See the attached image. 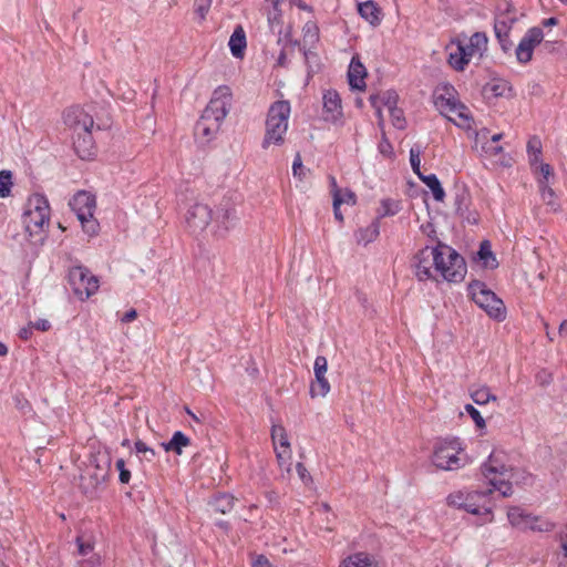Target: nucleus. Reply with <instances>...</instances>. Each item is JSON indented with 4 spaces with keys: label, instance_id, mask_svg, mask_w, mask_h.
Returning <instances> with one entry per match:
<instances>
[{
    "label": "nucleus",
    "instance_id": "59",
    "mask_svg": "<svg viewBox=\"0 0 567 567\" xmlns=\"http://www.w3.org/2000/svg\"><path fill=\"white\" fill-rule=\"evenodd\" d=\"M341 199L336 196V199H333V214L337 220L340 223L343 221V215L340 210Z\"/></svg>",
    "mask_w": 567,
    "mask_h": 567
},
{
    "label": "nucleus",
    "instance_id": "4",
    "mask_svg": "<svg viewBox=\"0 0 567 567\" xmlns=\"http://www.w3.org/2000/svg\"><path fill=\"white\" fill-rule=\"evenodd\" d=\"M111 456L106 453H97L90 457V462L80 477V488L86 496L94 497L106 483L111 472Z\"/></svg>",
    "mask_w": 567,
    "mask_h": 567
},
{
    "label": "nucleus",
    "instance_id": "10",
    "mask_svg": "<svg viewBox=\"0 0 567 567\" xmlns=\"http://www.w3.org/2000/svg\"><path fill=\"white\" fill-rule=\"evenodd\" d=\"M473 301L486 313L498 321L506 317V308L502 299H499L485 284L475 281L470 286Z\"/></svg>",
    "mask_w": 567,
    "mask_h": 567
},
{
    "label": "nucleus",
    "instance_id": "47",
    "mask_svg": "<svg viewBox=\"0 0 567 567\" xmlns=\"http://www.w3.org/2000/svg\"><path fill=\"white\" fill-rule=\"evenodd\" d=\"M465 411L472 417L477 427L483 429L485 426V420L476 408L472 404H466Z\"/></svg>",
    "mask_w": 567,
    "mask_h": 567
},
{
    "label": "nucleus",
    "instance_id": "57",
    "mask_svg": "<svg viewBox=\"0 0 567 567\" xmlns=\"http://www.w3.org/2000/svg\"><path fill=\"white\" fill-rule=\"evenodd\" d=\"M292 172H293L295 176H298L300 178L303 175V165H302L301 157L299 154L296 156V158L293 161Z\"/></svg>",
    "mask_w": 567,
    "mask_h": 567
},
{
    "label": "nucleus",
    "instance_id": "58",
    "mask_svg": "<svg viewBox=\"0 0 567 567\" xmlns=\"http://www.w3.org/2000/svg\"><path fill=\"white\" fill-rule=\"evenodd\" d=\"M379 150L383 155H391L393 152L392 145L384 136V132H382V141L379 145Z\"/></svg>",
    "mask_w": 567,
    "mask_h": 567
},
{
    "label": "nucleus",
    "instance_id": "27",
    "mask_svg": "<svg viewBox=\"0 0 567 567\" xmlns=\"http://www.w3.org/2000/svg\"><path fill=\"white\" fill-rule=\"evenodd\" d=\"M380 234L379 217H377L369 226L360 228L355 233L358 244L368 245L374 241Z\"/></svg>",
    "mask_w": 567,
    "mask_h": 567
},
{
    "label": "nucleus",
    "instance_id": "64",
    "mask_svg": "<svg viewBox=\"0 0 567 567\" xmlns=\"http://www.w3.org/2000/svg\"><path fill=\"white\" fill-rule=\"evenodd\" d=\"M559 336L566 337L567 336V320H564L559 326Z\"/></svg>",
    "mask_w": 567,
    "mask_h": 567
},
{
    "label": "nucleus",
    "instance_id": "56",
    "mask_svg": "<svg viewBox=\"0 0 567 567\" xmlns=\"http://www.w3.org/2000/svg\"><path fill=\"white\" fill-rule=\"evenodd\" d=\"M251 567H275L264 555L256 556L251 561Z\"/></svg>",
    "mask_w": 567,
    "mask_h": 567
},
{
    "label": "nucleus",
    "instance_id": "39",
    "mask_svg": "<svg viewBox=\"0 0 567 567\" xmlns=\"http://www.w3.org/2000/svg\"><path fill=\"white\" fill-rule=\"evenodd\" d=\"M303 41L309 44H315L319 40V29L312 21L305 23L302 28Z\"/></svg>",
    "mask_w": 567,
    "mask_h": 567
},
{
    "label": "nucleus",
    "instance_id": "38",
    "mask_svg": "<svg viewBox=\"0 0 567 567\" xmlns=\"http://www.w3.org/2000/svg\"><path fill=\"white\" fill-rule=\"evenodd\" d=\"M542 199L547 206H550L554 212L559 209V204L555 190L545 182L539 186Z\"/></svg>",
    "mask_w": 567,
    "mask_h": 567
},
{
    "label": "nucleus",
    "instance_id": "25",
    "mask_svg": "<svg viewBox=\"0 0 567 567\" xmlns=\"http://www.w3.org/2000/svg\"><path fill=\"white\" fill-rule=\"evenodd\" d=\"M359 14L372 25L381 22V9L373 0H368L358 6Z\"/></svg>",
    "mask_w": 567,
    "mask_h": 567
},
{
    "label": "nucleus",
    "instance_id": "55",
    "mask_svg": "<svg viewBox=\"0 0 567 567\" xmlns=\"http://www.w3.org/2000/svg\"><path fill=\"white\" fill-rule=\"evenodd\" d=\"M296 470H297L298 476L305 484H309L312 482L311 475L309 474L308 470L306 468V466L302 463H300V462L297 463Z\"/></svg>",
    "mask_w": 567,
    "mask_h": 567
},
{
    "label": "nucleus",
    "instance_id": "19",
    "mask_svg": "<svg viewBox=\"0 0 567 567\" xmlns=\"http://www.w3.org/2000/svg\"><path fill=\"white\" fill-rule=\"evenodd\" d=\"M95 205V197L85 190L78 192L70 200V206L80 221L93 217Z\"/></svg>",
    "mask_w": 567,
    "mask_h": 567
},
{
    "label": "nucleus",
    "instance_id": "40",
    "mask_svg": "<svg viewBox=\"0 0 567 567\" xmlns=\"http://www.w3.org/2000/svg\"><path fill=\"white\" fill-rule=\"evenodd\" d=\"M534 173L540 174V178L538 179V185L542 186V184L545 182L547 185H549V178L554 177V169L548 163L540 162L536 165V167H532Z\"/></svg>",
    "mask_w": 567,
    "mask_h": 567
},
{
    "label": "nucleus",
    "instance_id": "49",
    "mask_svg": "<svg viewBox=\"0 0 567 567\" xmlns=\"http://www.w3.org/2000/svg\"><path fill=\"white\" fill-rule=\"evenodd\" d=\"M115 466L120 472V482L122 484H127L131 480V472L125 467V461L123 458H118L115 463Z\"/></svg>",
    "mask_w": 567,
    "mask_h": 567
},
{
    "label": "nucleus",
    "instance_id": "62",
    "mask_svg": "<svg viewBox=\"0 0 567 567\" xmlns=\"http://www.w3.org/2000/svg\"><path fill=\"white\" fill-rule=\"evenodd\" d=\"M291 6L298 7L300 10L312 12V8L305 3L302 0H289Z\"/></svg>",
    "mask_w": 567,
    "mask_h": 567
},
{
    "label": "nucleus",
    "instance_id": "61",
    "mask_svg": "<svg viewBox=\"0 0 567 567\" xmlns=\"http://www.w3.org/2000/svg\"><path fill=\"white\" fill-rule=\"evenodd\" d=\"M33 328L40 331H48L51 328V324L45 319H39L33 323Z\"/></svg>",
    "mask_w": 567,
    "mask_h": 567
},
{
    "label": "nucleus",
    "instance_id": "9",
    "mask_svg": "<svg viewBox=\"0 0 567 567\" xmlns=\"http://www.w3.org/2000/svg\"><path fill=\"white\" fill-rule=\"evenodd\" d=\"M507 518L514 528L522 532L550 533L556 528V523L543 516L534 515L519 506L509 507Z\"/></svg>",
    "mask_w": 567,
    "mask_h": 567
},
{
    "label": "nucleus",
    "instance_id": "48",
    "mask_svg": "<svg viewBox=\"0 0 567 567\" xmlns=\"http://www.w3.org/2000/svg\"><path fill=\"white\" fill-rule=\"evenodd\" d=\"M369 101L371 105L375 109L377 117H378V126L383 132L384 130V117L382 114V106L379 104V96L378 95H370Z\"/></svg>",
    "mask_w": 567,
    "mask_h": 567
},
{
    "label": "nucleus",
    "instance_id": "45",
    "mask_svg": "<svg viewBox=\"0 0 567 567\" xmlns=\"http://www.w3.org/2000/svg\"><path fill=\"white\" fill-rule=\"evenodd\" d=\"M398 212H399V205L396 202H393L391 199H383L381 202V212H380L379 218L384 217V216L395 215Z\"/></svg>",
    "mask_w": 567,
    "mask_h": 567
},
{
    "label": "nucleus",
    "instance_id": "17",
    "mask_svg": "<svg viewBox=\"0 0 567 567\" xmlns=\"http://www.w3.org/2000/svg\"><path fill=\"white\" fill-rule=\"evenodd\" d=\"M544 33L540 28H532L519 41L515 54L519 63L526 64L533 58L534 49L542 43Z\"/></svg>",
    "mask_w": 567,
    "mask_h": 567
},
{
    "label": "nucleus",
    "instance_id": "8",
    "mask_svg": "<svg viewBox=\"0 0 567 567\" xmlns=\"http://www.w3.org/2000/svg\"><path fill=\"white\" fill-rule=\"evenodd\" d=\"M50 206L45 196L33 194L28 198L23 225L30 236L39 235L49 227Z\"/></svg>",
    "mask_w": 567,
    "mask_h": 567
},
{
    "label": "nucleus",
    "instance_id": "28",
    "mask_svg": "<svg viewBox=\"0 0 567 567\" xmlns=\"http://www.w3.org/2000/svg\"><path fill=\"white\" fill-rule=\"evenodd\" d=\"M190 444V440L183 432L177 431L173 434L168 442H163L161 445L166 452H174L177 455L182 454L183 447Z\"/></svg>",
    "mask_w": 567,
    "mask_h": 567
},
{
    "label": "nucleus",
    "instance_id": "50",
    "mask_svg": "<svg viewBox=\"0 0 567 567\" xmlns=\"http://www.w3.org/2000/svg\"><path fill=\"white\" fill-rule=\"evenodd\" d=\"M213 0H195V12L204 20L209 11Z\"/></svg>",
    "mask_w": 567,
    "mask_h": 567
},
{
    "label": "nucleus",
    "instance_id": "51",
    "mask_svg": "<svg viewBox=\"0 0 567 567\" xmlns=\"http://www.w3.org/2000/svg\"><path fill=\"white\" fill-rule=\"evenodd\" d=\"M327 370H328V361H327L326 357L318 355L316 358L315 364H313L315 374L327 373Z\"/></svg>",
    "mask_w": 567,
    "mask_h": 567
},
{
    "label": "nucleus",
    "instance_id": "63",
    "mask_svg": "<svg viewBox=\"0 0 567 567\" xmlns=\"http://www.w3.org/2000/svg\"><path fill=\"white\" fill-rule=\"evenodd\" d=\"M136 317H137V312H136V310H135V309H131V310H128V311H127V312L122 317V319H121V320H122V322L127 323V322H131V321L135 320V319H136Z\"/></svg>",
    "mask_w": 567,
    "mask_h": 567
},
{
    "label": "nucleus",
    "instance_id": "15",
    "mask_svg": "<svg viewBox=\"0 0 567 567\" xmlns=\"http://www.w3.org/2000/svg\"><path fill=\"white\" fill-rule=\"evenodd\" d=\"M63 123L73 135L92 130L94 120L84 109L80 106H71L63 112Z\"/></svg>",
    "mask_w": 567,
    "mask_h": 567
},
{
    "label": "nucleus",
    "instance_id": "30",
    "mask_svg": "<svg viewBox=\"0 0 567 567\" xmlns=\"http://www.w3.org/2000/svg\"><path fill=\"white\" fill-rule=\"evenodd\" d=\"M468 54L470 53L465 52V48L463 44H461V43L457 44V47L455 48V51L450 52V55H449L450 65L457 71H462L471 60Z\"/></svg>",
    "mask_w": 567,
    "mask_h": 567
},
{
    "label": "nucleus",
    "instance_id": "18",
    "mask_svg": "<svg viewBox=\"0 0 567 567\" xmlns=\"http://www.w3.org/2000/svg\"><path fill=\"white\" fill-rule=\"evenodd\" d=\"M285 0H265L262 13L267 18V23L272 33L279 35L278 42L281 41L280 35L284 31V13L282 4Z\"/></svg>",
    "mask_w": 567,
    "mask_h": 567
},
{
    "label": "nucleus",
    "instance_id": "5",
    "mask_svg": "<svg viewBox=\"0 0 567 567\" xmlns=\"http://www.w3.org/2000/svg\"><path fill=\"white\" fill-rule=\"evenodd\" d=\"M290 104L288 101H277L269 107L266 118V133L262 140V148L270 145H281L288 130Z\"/></svg>",
    "mask_w": 567,
    "mask_h": 567
},
{
    "label": "nucleus",
    "instance_id": "3",
    "mask_svg": "<svg viewBox=\"0 0 567 567\" xmlns=\"http://www.w3.org/2000/svg\"><path fill=\"white\" fill-rule=\"evenodd\" d=\"M493 489L487 491H466L460 489L447 495L446 504L451 507L463 509L470 514L484 516V523H491L494 519L493 504L491 494Z\"/></svg>",
    "mask_w": 567,
    "mask_h": 567
},
{
    "label": "nucleus",
    "instance_id": "26",
    "mask_svg": "<svg viewBox=\"0 0 567 567\" xmlns=\"http://www.w3.org/2000/svg\"><path fill=\"white\" fill-rule=\"evenodd\" d=\"M465 52L470 53V59L474 55H482L483 52L487 49V37L483 32H475L467 44L464 45Z\"/></svg>",
    "mask_w": 567,
    "mask_h": 567
},
{
    "label": "nucleus",
    "instance_id": "20",
    "mask_svg": "<svg viewBox=\"0 0 567 567\" xmlns=\"http://www.w3.org/2000/svg\"><path fill=\"white\" fill-rule=\"evenodd\" d=\"M322 100L324 121L332 123L340 121L343 116L340 94L336 90L330 89L323 93Z\"/></svg>",
    "mask_w": 567,
    "mask_h": 567
},
{
    "label": "nucleus",
    "instance_id": "14",
    "mask_svg": "<svg viewBox=\"0 0 567 567\" xmlns=\"http://www.w3.org/2000/svg\"><path fill=\"white\" fill-rule=\"evenodd\" d=\"M236 220V209L229 199H224L213 210V225L214 233L217 236H225L231 227H234Z\"/></svg>",
    "mask_w": 567,
    "mask_h": 567
},
{
    "label": "nucleus",
    "instance_id": "6",
    "mask_svg": "<svg viewBox=\"0 0 567 567\" xmlns=\"http://www.w3.org/2000/svg\"><path fill=\"white\" fill-rule=\"evenodd\" d=\"M502 453H491L487 462L482 465V473L488 481L493 491H498L503 497H509L513 494L511 484L512 468L503 462Z\"/></svg>",
    "mask_w": 567,
    "mask_h": 567
},
{
    "label": "nucleus",
    "instance_id": "42",
    "mask_svg": "<svg viewBox=\"0 0 567 567\" xmlns=\"http://www.w3.org/2000/svg\"><path fill=\"white\" fill-rule=\"evenodd\" d=\"M12 187V174L10 171L0 172V197L4 198L10 195Z\"/></svg>",
    "mask_w": 567,
    "mask_h": 567
},
{
    "label": "nucleus",
    "instance_id": "23",
    "mask_svg": "<svg viewBox=\"0 0 567 567\" xmlns=\"http://www.w3.org/2000/svg\"><path fill=\"white\" fill-rule=\"evenodd\" d=\"M367 71L364 65L360 62L359 58L353 56L349 70H348V80L349 84L352 89L355 90H364L365 89V79Z\"/></svg>",
    "mask_w": 567,
    "mask_h": 567
},
{
    "label": "nucleus",
    "instance_id": "60",
    "mask_svg": "<svg viewBox=\"0 0 567 567\" xmlns=\"http://www.w3.org/2000/svg\"><path fill=\"white\" fill-rule=\"evenodd\" d=\"M483 150L489 156H497L498 154L503 153V147L502 146H493L491 144L484 145Z\"/></svg>",
    "mask_w": 567,
    "mask_h": 567
},
{
    "label": "nucleus",
    "instance_id": "7",
    "mask_svg": "<svg viewBox=\"0 0 567 567\" xmlns=\"http://www.w3.org/2000/svg\"><path fill=\"white\" fill-rule=\"evenodd\" d=\"M464 449L458 439L440 440L434 444L433 465L443 471H456L465 465Z\"/></svg>",
    "mask_w": 567,
    "mask_h": 567
},
{
    "label": "nucleus",
    "instance_id": "33",
    "mask_svg": "<svg viewBox=\"0 0 567 567\" xmlns=\"http://www.w3.org/2000/svg\"><path fill=\"white\" fill-rule=\"evenodd\" d=\"M330 391V383L326 378V373L315 374V381L310 385L311 398L326 396Z\"/></svg>",
    "mask_w": 567,
    "mask_h": 567
},
{
    "label": "nucleus",
    "instance_id": "31",
    "mask_svg": "<svg viewBox=\"0 0 567 567\" xmlns=\"http://www.w3.org/2000/svg\"><path fill=\"white\" fill-rule=\"evenodd\" d=\"M542 142L538 136H532L527 142V153L530 167H536L537 164L543 162L542 159Z\"/></svg>",
    "mask_w": 567,
    "mask_h": 567
},
{
    "label": "nucleus",
    "instance_id": "11",
    "mask_svg": "<svg viewBox=\"0 0 567 567\" xmlns=\"http://www.w3.org/2000/svg\"><path fill=\"white\" fill-rule=\"evenodd\" d=\"M68 279L73 293L82 301L93 296L100 287L97 277L83 266L72 267Z\"/></svg>",
    "mask_w": 567,
    "mask_h": 567
},
{
    "label": "nucleus",
    "instance_id": "13",
    "mask_svg": "<svg viewBox=\"0 0 567 567\" xmlns=\"http://www.w3.org/2000/svg\"><path fill=\"white\" fill-rule=\"evenodd\" d=\"M433 99L437 111L447 120H455L451 112H464V104L457 100L456 92L452 85L443 84L437 86Z\"/></svg>",
    "mask_w": 567,
    "mask_h": 567
},
{
    "label": "nucleus",
    "instance_id": "36",
    "mask_svg": "<svg viewBox=\"0 0 567 567\" xmlns=\"http://www.w3.org/2000/svg\"><path fill=\"white\" fill-rule=\"evenodd\" d=\"M451 115H453L455 117V120H450V121L453 122L458 127H462L467 131L473 128L474 120L471 115V112L468 111V109L465 105H464V112L454 111V112H451Z\"/></svg>",
    "mask_w": 567,
    "mask_h": 567
},
{
    "label": "nucleus",
    "instance_id": "54",
    "mask_svg": "<svg viewBox=\"0 0 567 567\" xmlns=\"http://www.w3.org/2000/svg\"><path fill=\"white\" fill-rule=\"evenodd\" d=\"M81 224L89 235H95L97 233L99 224L93 217H89L86 220L81 221Z\"/></svg>",
    "mask_w": 567,
    "mask_h": 567
},
{
    "label": "nucleus",
    "instance_id": "46",
    "mask_svg": "<svg viewBox=\"0 0 567 567\" xmlns=\"http://www.w3.org/2000/svg\"><path fill=\"white\" fill-rule=\"evenodd\" d=\"M420 154H421V152L419 148L412 147L410 150V164H411L413 172L417 175L419 178L424 175L421 172Z\"/></svg>",
    "mask_w": 567,
    "mask_h": 567
},
{
    "label": "nucleus",
    "instance_id": "16",
    "mask_svg": "<svg viewBox=\"0 0 567 567\" xmlns=\"http://www.w3.org/2000/svg\"><path fill=\"white\" fill-rule=\"evenodd\" d=\"M213 220V209L203 203L192 205L186 213V223L193 233L204 231Z\"/></svg>",
    "mask_w": 567,
    "mask_h": 567
},
{
    "label": "nucleus",
    "instance_id": "34",
    "mask_svg": "<svg viewBox=\"0 0 567 567\" xmlns=\"http://www.w3.org/2000/svg\"><path fill=\"white\" fill-rule=\"evenodd\" d=\"M420 179L431 189L433 197L436 202H443L445 192L434 174L423 175Z\"/></svg>",
    "mask_w": 567,
    "mask_h": 567
},
{
    "label": "nucleus",
    "instance_id": "32",
    "mask_svg": "<svg viewBox=\"0 0 567 567\" xmlns=\"http://www.w3.org/2000/svg\"><path fill=\"white\" fill-rule=\"evenodd\" d=\"M234 504L235 498L229 494H220L210 503L213 511L220 514L229 513L233 509Z\"/></svg>",
    "mask_w": 567,
    "mask_h": 567
},
{
    "label": "nucleus",
    "instance_id": "1",
    "mask_svg": "<svg viewBox=\"0 0 567 567\" xmlns=\"http://www.w3.org/2000/svg\"><path fill=\"white\" fill-rule=\"evenodd\" d=\"M413 267L420 281L433 278V267L443 279L450 282L462 281L466 274L464 258L452 247L443 244H439L436 247L426 246L421 249L414 256Z\"/></svg>",
    "mask_w": 567,
    "mask_h": 567
},
{
    "label": "nucleus",
    "instance_id": "44",
    "mask_svg": "<svg viewBox=\"0 0 567 567\" xmlns=\"http://www.w3.org/2000/svg\"><path fill=\"white\" fill-rule=\"evenodd\" d=\"M388 111L390 113L392 124L399 130L405 128L406 122L403 115V111L398 106H394L393 109H390Z\"/></svg>",
    "mask_w": 567,
    "mask_h": 567
},
{
    "label": "nucleus",
    "instance_id": "53",
    "mask_svg": "<svg viewBox=\"0 0 567 567\" xmlns=\"http://www.w3.org/2000/svg\"><path fill=\"white\" fill-rule=\"evenodd\" d=\"M336 195H338L337 197H339L341 199V204H349V205L355 204V195L353 192H351L349 189H346L344 192L336 190Z\"/></svg>",
    "mask_w": 567,
    "mask_h": 567
},
{
    "label": "nucleus",
    "instance_id": "12",
    "mask_svg": "<svg viewBox=\"0 0 567 567\" xmlns=\"http://www.w3.org/2000/svg\"><path fill=\"white\" fill-rule=\"evenodd\" d=\"M271 441L279 467L290 474L292 451L287 431L281 424L272 425Z\"/></svg>",
    "mask_w": 567,
    "mask_h": 567
},
{
    "label": "nucleus",
    "instance_id": "52",
    "mask_svg": "<svg viewBox=\"0 0 567 567\" xmlns=\"http://www.w3.org/2000/svg\"><path fill=\"white\" fill-rule=\"evenodd\" d=\"M78 550L80 555H87L93 550V544L91 542H85L82 537L76 538Z\"/></svg>",
    "mask_w": 567,
    "mask_h": 567
},
{
    "label": "nucleus",
    "instance_id": "2",
    "mask_svg": "<svg viewBox=\"0 0 567 567\" xmlns=\"http://www.w3.org/2000/svg\"><path fill=\"white\" fill-rule=\"evenodd\" d=\"M230 105V89L226 85L218 86L195 125V135L204 143L215 138L229 112Z\"/></svg>",
    "mask_w": 567,
    "mask_h": 567
},
{
    "label": "nucleus",
    "instance_id": "37",
    "mask_svg": "<svg viewBox=\"0 0 567 567\" xmlns=\"http://www.w3.org/2000/svg\"><path fill=\"white\" fill-rule=\"evenodd\" d=\"M472 400L478 404L484 405L491 401H496L497 398L491 392V389L486 385H482L478 389L471 392Z\"/></svg>",
    "mask_w": 567,
    "mask_h": 567
},
{
    "label": "nucleus",
    "instance_id": "24",
    "mask_svg": "<svg viewBox=\"0 0 567 567\" xmlns=\"http://www.w3.org/2000/svg\"><path fill=\"white\" fill-rule=\"evenodd\" d=\"M339 567H378V563L369 553L358 551L343 558Z\"/></svg>",
    "mask_w": 567,
    "mask_h": 567
},
{
    "label": "nucleus",
    "instance_id": "43",
    "mask_svg": "<svg viewBox=\"0 0 567 567\" xmlns=\"http://www.w3.org/2000/svg\"><path fill=\"white\" fill-rule=\"evenodd\" d=\"M134 449L135 452L137 454H142L143 460L147 462H152L156 456V452L152 447L147 446V444L141 440H137L135 442Z\"/></svg>",
    "mask_w": 567,
    "mask_h": 567
},
{
    "label": "nucleus",
    "instance_id": "35",
    "mask_svg": "<svg viewBox=\"0 0 567 567\" xmlns=\"http://www.w3.org/2000/svg\"><path fill=\"white\" fill-rule=\"evenodd\" d=\"M478 257L483 261V265L486 268H496L497 267V260L492 251L491 244L487 240L482 241L478 250Z\"/></svg>",
    "mask_w": 567,
    "mask_h": 567
},
{
    "label": "nucleus",
    "instance_id": "22",
    "mask_svg": "<svg viewBox=\"0 0 567 567\" xmlns=\"http://www.w3.org/2000/svg\"><path fill=\"white\" fill-rule=\"evenodd\" d=\"M73 147L82 159H90L95 155V146L91 130L72 135Z\"/></svg>",
    "mask_w": 567,
    "mask_h": 567
},
{
    "label": "nucleus",
    "instance_id": "21",
    "mask_svg": "<svg viewBox=\"0 0 567 567\" xmlns=\"http://www.w3.org/2000/svg\"><path fill=\"white\" fill-rule=\"evenodd\" d=\"M515 22L514 17H509L508 14H501L495 19L494 22V31L495 35L502 47L504 52H508L513 43L508 39L509 31Z\"/></svg>",
    "mask_w": 567,
    "mask_h": 567
},
{
    "label": "nucleus",
    "instance_id": "41",
    "mask_svg": "<svg viewBox=\"0 0 567 567\" xmlns=\"http://www.w3.org/2000/svg\"><path fill=\"white\" fill-rule=\"evenodd\" d=\"M377 95L379 96V104L388 110L393 109L398 104L399 95L395 91L389 90Z\"/></svg>",
    "mask_w": 567,
    "mask_h": 567
},
{
    "label": "nucleus",
    "instance_id": "29",
    "mask_svg": "<svg viewBox=\"0 0 567 567\" xmlns=\"http://www.w3.org/2000/svg\"><path fill=\"white\" fill-rule=\"evenodd\" d=\"M230 52L236 58H241L246 48V35L241 27L235 29L228 42Z\"/></svg>",
    "mask_w": 567,
    "mask_h": 567
}]
</instances>
